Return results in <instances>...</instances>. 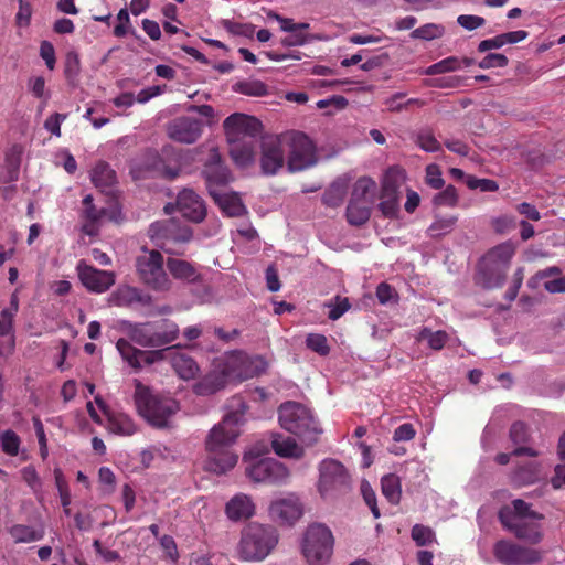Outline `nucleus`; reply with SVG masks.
Instances as JSON below:
<instances>
[{
	"label": "nucleus",
	"instance_id": "obj_16",
	"mask_svg": "<svg viewBox=\"0 0 565 565\" xmlns=\"http://www.w3.org/2000/svg\"><path fill=\"white\" fill-rule=\"evenodd\" d=\"M77 273L81 282L87 290L95 294H103L110 289L116 281L114 271L97 269L83 260L77 265Z\"/></svg>",
	"mask_w": 565,
	"mask_h": 565
},
{
	"label": "nucleus",
	"instance_id": "obj_29",
	"mask_svg": "<svg viewBox=\"0 0 565 565\" xmlns=\"http://www.w3.org/2000/svg\"><path fill=\"white\" fill-rule=\"evenodd\" d=\"M22 153L23 148L20 145H13L6 152L3 164L4 172L2 175L3 182H13L18 180Z\"/></svg>",
	"mask_w": 565,
	"mask_h": 565
},
{
	"label": "nucleus",
	"instance_id": "obj_41",
	"mask_svg": "<svg viewBox=\"0 0 565 565\" xmlns=\"http://www.w3.org/2000/svg\"><path fill=\"white\" fill-rule=\"evenodd\" d=\"M116 348L119 351L122 359L127 361L130 366L135 369L141 367L140 356L141 354H143V351L136 349L135 347L131 345V343L128 340L122 338H120L117 341Z\"/></svg>",
	"mask_w": 565,
	"mask_h": 565
},
{
	"label": "nucleus",
	"instance_id": "obj_36",
	"mask_svg": "<svg viewBox=\"0 0 565 565\" xmlns=\"http://www.w3.org/2000/svg\"><path fill=\"white\" fill-rule=\"evenodd\" d=\"M370 204L351 200L349 201L347 206V220L351 225L361 226L370 220Z\"/></svg>",
	"mask_w": 565,
	"mask_h": 565
},
{
	"label": "nucleus",
	"instance_id": "obj_50",
	"mask_svg": "<svg viewBox=\"0 0 565 565\" xmlns=\"http://www.w3.org/2000/svg\"><path fill=\"white\" fill-rule=\"evenodd\" d=\"M345 196V188L342 184L333 183L322 195V202L330 207L342 204Z\"/></svg>",
	"mask_w": 565,
	"mask_h": 565
},
{
	"label": "nucleus",
	"instance_id": "obj_52",
	"mask_svg": "<svg viewBox=\"0 0 565 565\" xmlns=\"http://www.w3.org/2000/svg\"><path fill=\"white\" fill-rule=\"evenodd\" d=\"M411 535L418 546H425L435 541V532L423 524H415L412 527Z\"/></svg>",
	"mask_w": 565,
	"mask_h": 565
},
{
	"label": "nucleus",
	"instance_id": "obj_15",
	"mask_svg": "<svg viewBox=\"0 0 565 565\" xmlns=\"http://www.w3.org/2000/svg\"><path fill=\"white\" fill-rule=\"evenodd\" d=\"M260 169L265 175H275L285 164L282 140L277 136L264 137L260 143Z\"/></svg>",
	"mask_w": 565,
	"mask_h": 565
},
{
	"label": "nucleus",
	"instance_id": "obj_53",
	"mask_svg": "<svg viewBox=\"0 0 565 565\" xmlns=\"http://www.w3.org/2000/svg\"><path fill=\"white\" fill-rule=\"evenodd\" d=\"M458 193L454 185H448L444 191L438 192L433 198V203L436 206H450L454 207L458 203Z\"/></svg>",
	"mask_w": 565,
	"mask_h": 565
},
{
	"label": "nucleus",
	"instance_id": "obj_8",
	"mask_svg": "<svg viewBox=\"0 0 565 565\" xmlns=\"http://www.w3.org/2000/svg\"><path fill=\"white\" fill-rule=\"evenodd\" d=\"M492 552L502 565H534L543 559L539 550L504 539L493 544Z\"/></svg>",
	"mask_w": 565,
	"mask_h": 565
},
{
	"label": "nucleus",
	"instance_id": "obj_31",
	"mask_svg": "<svg viewBox=\"0 0 565 565\" xmlns=\"http://www.w3.org/2000/svg\"><path fill=\"white\" fill-rule=\"evenodd\" d=\"M167 268L175 279L194 282L200 278L196 269L183 259L168 258Z\"/></svg>",
	"mask_w": 565,
	"mask_h": 565
},
{
	"label": "nucleus",
	"instance_id": "obj_55",
	"mask_svg": "<svg viewBox=\"0 0 565 565\" xmlns=\"http://www.w3.org/2000/svg\"><path fill=\"white\" fill-rule=\"evenodd\" d=\"M426 175L425 181L426 184L435 190H439L444 186L445 181L441 175V170L438 164L431 163L428 164L425 169Z\"/></svg>",
	"mask_w": 565,
	"mask_h": 565
},
{
	"label": "nucleus",
	"instance_id": "obj_14",
	"mask_svg": "<svg viewBox=\"0 0 565 565\" xmlns=\"http://www.w3.org/2000/svg\"><path fill=\"white\" fill-rule=\"evenodd\" d=\"M203 122L194 117L179 116L166 125L167 136L179 143L191 145L199 140Z\"/></svg>",
	"mask_w": 565,
	"mask_h": 565
},
{
	"label": "nucleus",
	"instance_id": "obj_10",
	"mask_svg": "<svg viewBox=\"0 0 565 565\" xmlns=\"http://www.w3.org/2000/svg\"><path fill=\"white\" fill-rule=\"evenodd\" d=\"M287 168L289 172H298L317 163L316 147L303 132H292L288 138Z\"/></svg>",
	"mask_w": 565,
	"mask_h": 565
},
{
	"label": "nucleus",
	"instance_id": "obj_7",
	"mask_svg": "<svg viewBox=\"0 0 565 565\" xmlns=\"http://www.w3.org/2000/svg\"><path fill=\"white\" fill-rule=\"evenodd\" d=\"M135 266L139 280L148 288L161 292L170 290L171 280L163 268L160 252L143 248L142 254L136 257Z\"/></svg>",
	"mask_w": 565,
	"mask_h": 565
},
{
	"label": "nucleus",
	"instance_id": "obj_59",
	"mask_svg": "<svg viewBox=\"0 0 565 565\" xmlns=\"http://www.w3.org/2000/svg\"><path fill=\"white\" fill-rule=\"evenodd\" d=\"M334 300H335V303H327L326 305L327 307L330 308L328 318L333 321L338 320L351 308V303L348 298H342L340 296H337L334 298Z\"/></svg>",
	"mask_w": 565,
	"mask_h": 565
},
{
	"label": "nucleus",
	"instance_id": "obj_17",
	"mask_svg": "<svg viewBox=\"0 0 565 565\" xmlns=\"http://www.w3.org/2000/svg\"><path fill=\"white\" fill-rule=\"evenodd\" d=\"M177 207L184 218L193 223H201L206 217L203 199L191 189H183L178 194Z\"/></svg>",
	"mask_w": 565,
	"mask_h": 565
},
{
	"label": "nucleus",
	"instance_id": "obj_62",
	"mask_svg": "<svg viewBox=\"0 0 565 565\" xmlns=\"http://www.w3.org/2000/svg\"><path fill=\"white\" fill-rule=\"evenodd\" d=\"M417 145L427 152L440 150V143L430 132H422L417 136Z\"/></svg>",
	"mask_w": 565,
	"mask_h": 565
},
{
	"label": "nucleus",
	"instance_id": "obj_3",
	"mask_svg": "<svg viewBox=\"0 0 565 565\" xmlns=\"http://www.w3.org/2000/svg\"><path fill=\"white\" fill-rule=\"evenodd\" d=\"M279 542L277 529L270 524L250 522L241 532L237 553L244 562H262Z\"/></svg>",
	"mask_w": 565,
	"mask_h": 565
},
{
	"label": "nucleus",
	"instance_id": "obj_48",
	"mask_svg": "<svg viewBox=\"0 0 565 565\" xmlns=\"http://www.w3.org/2000/svg\"><path fill=\"white\" fill-rule=\"evenodd\" d=\"M108 429L118 435L130 436L136 431L134 423L126 416L110 417Z\"/></svg>",
	"mask_w": 565,
	"mask_h": 565
},
{
	"label": "nucleus",
	"instance_id": "obj_26",
	"mask_svg": "<svg viewBox=\"0 0 565 565\" xmlns=\"http://www.w3.org/2000/svg\"><path fill=\"white\" fill-rule=\"evenodd\" d=\"M156 348L170 344L179 338V326L170 319H161L152 322Z\"/></svg>",
	"mask_w": 565,
	"mask_h": 565
},
{
	"label": "nucleus",
	"instance_id": "obj_27",
	"mask_svg": "<svg viewBox=\"0 0 565 565\" xmlns=\"http://www.w3.org/2000/svg\"><path fill=\"white\" fill-rule=\"evenodd\" d=\"M405 180L406 174L404 169L397 166L388 168L382 181L381 194L399 198V189Z\"/></svg>",
	"mask_w": 565,
	"mask_h": 565
},
{
	"label": "nucleus",
	"instance_id": "obj_37",
	"mask_svg": "<svg viewBox=\"0 0 565 565\" xmlns=\"http://www.w3.org/2000/svg\"><path fill=\"white\" fill-rule=\"evenodd\" d=\"M375 189L376 183L371 178L362 177L355 181L350 200L370 204L369 194L373 193Z\"/></svg>",
	"mask_w": 565,
	"mask_h": 565
},
{
	"label": "nucleus",
	"instance_id": "obj_51",
	"mask_svg": "<svg viewBox=\"0 0 565 565\" xmlns=\"http://www.w3.org/2000/svg\"><path fill=\"white\" fill-rule=\"evenodd\" d=\"M306 345L322 356L328 355L330 352L327 337L320 333H309L306 338Z\"/></svg>",
	"mask_w": 565,
	"mask_h": 565
},
{
	"label": "nucleus",
	"instance_id": "obj_47",
	"mask_svg": "<svg viewBox=\"0 0 565 565\" xmlns=\"http://www.w3.org/2000/svg\"><path fill=\"white\" fill-rule=\"evenodd\" d=\"M461 68V61L456 56H449L427 67L425 73L427 75L443 74L447 72H455Z\"/></svg>",
	"mask_w": 565,
	"mask_h": 565
},
{
	"label": "nucleus",
	"instance_id": "obj_1",
	"mask_svg": "<svg viewBox=\"0 0 565 565\" xmlns=\"http://www.w3.org/2000/svg\"><path fill=\"white\" fill-rule=\"evenodd\" d=\"M227 408L223 419L209 430L204 441L206 458L203 469L216 475L226 473L238 461V455L232 450V446L241 435L248 406L241 396H234Z\"/></svg>",
	"mask_w": 565,
	"mask_h": 565
},
{
	"label": "nucleus",
	"instance_id": "obj_38",
	"mask_svg": "<svg viewBox=\"0 0 565 565\" xmlns=\"http://www.w3.org/2000/svg\"><path fill=\"white\" fill-rule=\"evenodd\" d=\"M81 74V60L79 55L75 51H70L65 55L64 62V75L65 78L72 87H76L78 85V77Z\"/></svg>",
	"mask_w": 565,
	"mask_h": 565
},
{
	"label": "nucleus",
	"instance_id": "obj_33",
	"mask_svg": "<svg viewBox=\"0 0 565 565\" xmlns=\"http://www.w3.org/2000/svg\"><path fill=\"white\" fill-rule=\"evenodd\" d=\"M457 222V215L441 216L436 214L434 222L427 228L426 234L430 238H440L451 233Z\"/></svg>",
	"mask_w": 565,
	"mask_h": 565
},
{
	"label": "nucleus",
	"instance_id": "obj_21",
	"mask_svg": "<svg viewBox=\"0 0 565 565\" xmlns=\"http://www.w3.org/2000/svg\"><path fill=\"white\" fill-rule=\"evenodd\" d=\"M90 180L96 188L107 194H114L117 174L106 161H98L90 172Z\"/></svg>",
	"mask_w": 565,
	"mask_h": 565
},
{
	"label": "nucleus",
	"instance_id": "obj_23",
	"mask_svg": "<svg viewBox=\"0 0 565 565\" xmlns=\"http://www.w3.org/2000/svg\"><path fill=\"white\" fill-rule=\"evenodd\" d=\"M227 375L222 371H212L193 385V392L199 396H210L225 388Z\"/></svg>",
	"mask_w": 565,
	"mask_h": 565
},
{
	"label": "nucleus",
	"instance_id": "obj_9",
	"mask_svg": "<svg viewBox=\"0 0 565 565\" xmlns=\"http://www.w3.org/2000/svg\"><path fill=\"white\" fill-rule=\"evenodd\" d=\"M350 488V476L345 467L335 459H324L319 465L318 490L322 497L345 492Z\"/></svg>",
	"mask_w": 565,
	"mask_h": 565
},
{
	"label": "nucleus",
	"instance_id": "obj_57",
	"mask_svg": "<svg viewBox=\"0 0 565 565\" xmlns=\"http://www.w3.org/2000/svg\"><path fill=\"white\" fill-rule=\"evenodd\" d=\"M222 26L234 35L252 38L254 34V26L252 24L238 23L231 20H222Z\"/></svg>",
	"mask_w": 565,
	"mask_h": 565
},
{
	"label": "nucleus",
	"instance_id": "obj_19",
	"mask_svg": "<svg viewBox=\"0 0 565 565\" xmlns=\"http://www.w3.org/2000/svg\"><path fill=\"white\" fill-rule=\"evenodd\" d=\"M509 438L515 446L511 452L513 456H529L537 457L539 452L532 447L526 446L531 440L530 429L523 422H515L511 425L509 430Z\"/></svg>",
	"mask_w": 565,
	"mask_h": 565
},
{
	"label": "nucleus",
	"instance_id": "obj_42",
	"mask_svg": "<svg viewBox=\"0 0 565 565\" xmlns=\"http://www.w3.org/2000/svg\"><path fill=\"white\" fill-rule=\"evenodd\" d=\"M417 340H426L430 349L438 351L445 347L449 340V335L446 331H431L429 328L425 327L419 331Z\"/></svg>",
	"mask_w": 565,
	"mask_h": 565
},
{
	"label": "nucleus",
	"instance_id": "obj_25",
	"mask_svg": "<svg viewBox=\"0 0 565 565\" xmlns=\"http://www.w3.org/2000/svg\"><path fill=\"white\" fill-rule=\"evenodd\" d=\"M220 209L230 217L243 216L247 213L246 206L237 193L221 191L212 195Z\"/></svg>",
	"mask_w": 565,
	"mask_h": 565
},
{
	"label": "nucleus",
	"instance_id": "obj_4",
	"mask_svg": "<svg viewBox=\"0 0 565 565\" xmlns=\"http://www.w3.org/2000/svg\"><path fill=\"white\" fill-rule=\"evenodd\" d=\"M134 401L139 415L157 428L169 427L171 417L180 409L175 399L152 394L139 381H136Z\"/></svg>",
	"mask_w": 565,
	"mask_h": 565
},
{
	"label": "nucleus",
	"instance_id": "obj_49",
	"mask_svg": "<svg viewBox=\"0 0 565 565\" xmlns=\"http://www.w3.org/2000/svg\"><path fill=\"white\" fill-rule=\"evenodd\" d=\"M1 449L9 456H17L19 452L21 439L15 431L7 429L0 436Z\"/></svg>",
	"mask_w": 565,
	"mask_h": 565
},
{
	"label": "nucleus",
	"instance_id": "obj_44",
	"mask_svg": "<svg viewBox=\"0 0 565 565\" xmlns=\"http://www.w3.org/2000/svg\"><path fill=\"white\" fill-rule=\"evenodd\" d=\"M173 367L184 380L194 377L199 371L196 362L192 358L185 355L175 358L173 361Z\"/></svg>",
	"mask_w": 565,
	"mask_h": 565
},
{
	"label": "nucleus",
	"instance_id": "obj_60",
	"mask_svg": "<svg viewBox=\"0 0 565 565\" xmlns=\"http://www.w3.org/2000/svg\"><path fill=\"white\" fill-rule=\"evenodd\" d=\"M467 185L471 190L479 189L481 192H494L499 189V185L494 180L478 179L473 177L468 178Z\"/></svg>",
	"mask_w": 565,
	"mask_h": 565
},
{
	"label": "nucleus",
	"instance_id": "obj_18",
	"mask_svg": "<svg viewBox=\"0 0 565 565\" xmlns=\"http://www.w3.org/2000/svg\"><path fill=\"white\" fill-rule=\"evenodd\" d=\"M269 516L279 524L291 525L302 515L303 509L297 497L274 501L268 509Z\"/></svg>",
	"mask_w": 565,
	"mask_h": 565
},
{
	"label": "nucleus",
	"instance_id": "obj_58",
	"mask_svg": "<svg viewBox=\"0 0 565 565\" xmlns=\"http://www.w3.org/2000/svg\"><path fill=\"white\" fill-rule=\"evenodd\" d=\"M361 492L366 505L370 508L373 516L379 519L381 516L380 509L376 502V494L369 482L363 481L361 484Z\"/></svg>",
	"mask_w": 565,
	"mask_h": 565
},
{
	"label": "nucleus",
	"instance_id": "obj_63",
	"mask_svg": "<svg viewBox=\"0 0 565 565\" xmlns=\"http://www.w3.org/2000/svg\"><path fill=\"white\" fill-rule=\"evenodd\" d=\"M83 204L85 205V216L93 223L98 222L103 218L105 214V210H97L93 204V196L90 194L86 195L83 199Z\"/></svg>",
	"mask_w": 565,
	"mask_h": 565
},
{
	"label": "nucleus",
	"instance_id": "obj_34",
	"mask_svg": "<svg viewBox=\"0 0 565 565\" xmlns=\"http://www.w3.org/2000/svg\"><path fill=\"white\" fill-rule=\"evenodd\" d=\"M152 329V322L130 324L129 335L131 341L141 347L156 348V338Z\"/></svg>",
	"mask_w": 565,
	"mask_h": 565
},
{
	"label": "nucleus",
	"instance_id": "obj_30",
	"mask_svg": "<svg viewBox=\"0 0 565 565\" xmlns=\"http://www.w3.org/2000/svg\"><path fill=\"white\" fill-rule=\"evenodd\" d=\"M15 544L32 543L44 537V527H33L25 524H14L8 530Z\"/></svg>",
	"mask_w": 565,
	"mask_h": 565
},
{
	"label": "nucleus",
	"instance_id": "obj_12",
	"mask_svg": "<svg viewBox=\"0 0 565 565\" xmlns=\"http://www.w3.org/2000/svg\"><path fill=\"white\" fill-rule=\"evenodd\" d=\"M202 175L210 195H214L231 183L233 177L228 168L223 163L221 154L216 148H212L209 153V159L204 163Z\"/></svg>",
	"mask_w": 565,
	"mask_h": 565
},
{
	"label": "nucleus",
	"instance_id": "obj_28",
	"mask_svg": "<svg viewBox=\"0 0 565 565\" xmlns=\"http://www.w3.org/2000/svg\"><path fill=\"white\" fill-rule=\"evenodd\" d=\"M271 447L276 455L287 458H301L303 449L292 437L274 434Z\"/></svg>",
	"mask_w": 565,
	"mask_h": 565
},
{
	"label": "nucleus",
	"instance_id": "obj_61",
	"mask_svg": "<svg viewBox=\"0 0 565 565\" xmlns=\"http://www.w3.org/2000/svg\"><path fill=\"white\" fill-rule=\"evenodd\" d=\"M457 23L468 31H473L484 25L486 20L479 15L461 14L457 18Z\"/></svg>",
	"mask_w": 565,
	"mask_h": 565
},
{
	"label": "nucleus",
	"instance_id": "obj_6",
	"mask_svg": "<svg viewBox=\"0 0 565 565\" xmlns=\"http://www.w3.org/2000/svg\"><path fill=\"white\" fill-rule=\"evenodd\" d=\"M334 537L321 523L309 525L303 533L301 552L308 565H327L333 554Z\"/></svg>",
	"mask_w": 565,
	"mask_h": 565
},
{
	"label": "nucleus",
	"instance_id": "obj_32",
	"mask_svg": "<svg viewBox=\"0 0 565 565\" xmlns=\"http://www.w3.org/2000/svg\"><path fill=\"white\" fill-rule=\"evenodd\" d=\"M230 154L239 167H247L254 161V140L228 142Z\"/></svg>",
	"mask_w": 565,
	"mask_h": 565
},
{
	"label": "nucleus",
	"instance_id": "obj_20",
	"mask_svg": "<svg viewBox=\"0 0 565 565\" xmlns=\"http://www.w3.org/2000/svg\"><path fill=\"white\" fill-rule=\"evenodd\" d=\"M225 513L234 522L247 520L255 514V504L249 495L238 493L226 503Z\"/></svg>",
	"mask_w": 565,
	"mask_h": 565
},
{
	"label": "nucleus",
	"instance_id": "obj_13",
	"mask_svg": "<svg viewBox=\"0 0 565 565\" xmlns=\"http://www.w3.org/2000/svg\"><path fill=\"white\" fill-rule=\"evenodd\" d=\"M246 475L254 482L270 484L285 483L289 478L288 469L273 458H264L247 466Z\"/></svg>",
	"mask_w": 565,
	"mask_h": 565
},
{
	"label": "nucleus",
	"instance_id": "obj_56",
	"mask_svg": "<svg viewBox=\"0 0 565 565\" xmlns=\"http://www.w3.org/2000/svg\"><path fill=\"white\" fill-rule=\"evenodd\" d=\"M509 64V60L504 54L501 53H489L479 63L478 66L482 70L505 67Z\"/></svg>",
	"mask_w": 565,
	"mask_h": 565
},
{
	"label": "nucleus",
	"instance_id": "obj_5",
	"mask_svg": "<svg viewBox=\"0 0 565 565\" xmlns=\"http://www.w3.org/2000/svg\"><path fill=\"white\" fill-rule=\"evenodd\" d=\"M280 426L296 435L305 445L312 446L322 434L311 411L297 402H286L278 408Z\"/></svg>",
	"mask_w": 565,
	"mask_h": 565
},
{
	"label": "nucleus",
	"instance_id": "obj_54",
	"mask_svg": "<svg viewBox=\"0 0 565 565\" xmlns=\"http://www.w3.org/2000/svg\"><path fill=\"white\" fill-rule=\"evenodd\" d=\"M382 201L379 204V209L385 217L394 218L399 212V198L397 196H385L381 194Z\"/></svg>",
	"mask_w": 565,
	"mask_h": 565
},
{
	"label": "nucleus",
	"instance_id": "obj_11",
	"mask_svg": "<svg viewBox=\"0 0 565 565\" xmlns=\"http://www.w3.org/2000/svg\"><path fill=\"white\" fill-rule=\"evenodd\" d=\"M223 128L227 142L254 140L262 130V122L249 115L234 113L228 116Z\"/></svg>",
	"mask_w": 565,
	"mask_h": 565
},
{
	"label": "nucleus",
	"instance_id": "obj_39",
	"mask_svg": "<svg viewBox=\"0 0 565 565\" xmlns=\"http://www.w3.org/2000/svg\"><path fill=\"white\" fill-rule=\"evenodd\" d=\"M381 488L383 495L391 503H398L401 499V483L396 475L390 473L381 479Z\"/></svg>",
	"mask_w": 565,
	"mask_h": 565
},
{
	"label": "nucleus",
	"instance_id": "obj_2",
	"mask_svg": "<svg viewBox=\"0 0 565 565\" xmlns=\"http://www.w3.org/2000/svg\"><path fill=\"white\" fill-rule=\"evenodd\" d=\"M498 519L504 530L518 540L536 545L543 541L544 532L541 522L545 516L533 510L532 504L514 499L511 504L500 508Z\"/></svg>",
	"mask_w": 565,
	"mask_h": 565
},
{
	"label": "nucleus",
	"instance_id": "obj_45",
	"mask_svg": "<svg viewBox=\"0 0 565 565\" xmlns=\"http://www.w3.org/2000/svg\"><path fill=\"white\" fill-rule=\"evenodd\" d=\"M242 363L245 365L244 379L254 377L264 373L267 369V362L260 355L244 356Z\"/></svg>",
	"mask_w": 565,
	"mask_h": 565
},
{
	"label": "nucleus",
	"instance_id": "obj_22",
	"mask_svg": "<svg viewBox=\"0 0 565 565\" xmlns=\"http://www.w3.org/2000/svg\"><path fill=\"white\" fill-rule=\"evenodd\" d=\"M116 306L130 307L135 303L150 306L153 301L152 296L143 292L141 289L131 286L119 287L113 294Z\"/></svg>",
	"mask_w": 565,
	"mask_h": 565
},
{
	"label": "nucleus",
	"instance_id": "obj_35",
	"mask_svg": "<svg viewBox=\"0 0 565 565\" xmlns=\"http://www.w3.org/2000/svg\"><path fill=\"white\" fill-rule=\"evenodd\" d=\"M513 254L514 248L510 244H501L492 248L483 260L508 270Z\"/></svg>",
	"mask_w": 565,
	"mask_h": 565
},
{
	"label": "nucleus",
	"instance_id": "obj_24",
	"mask_svg": "<svg viewBox=\"0 0 565 565\" xmlns=\"http://www.w3.org/2000/svg\"><path fill=\"white\" fill-rule=\"evenodd\" d=\"M508 270L483 260L479 266L478 282L486 289L500 288L507 277Z\"/></svg>",
	"mask_w": 565,
	"mask_h": 565
},
{
	"label": "nucleus",
	"instance_id": "obj_64",
	"mask_svg": "<svg viewBox=\"0 0 565 565\" xmlns=\"http://www.w3.org/2000/svg\"><path fill=\"white\" fill-rule=\"evenodd\" d=\"M40 55L44 60L49 70H54L55 67V50L51 42L42 41L40 45Z\"/></svg>",
	"mask_w": 565,
	"mask_h": 565
},
{
	"label": "nucleus",
	"instance_id": "obj_46",
	"mask_svg": "<svg viewBox=\"0 0 565 565\" xmlns=\"http://www.w3.org/2000/svg\"><path fill=\"white\" fill-rule=\"evenodd\" d=\"M445 33V28L436 23H427L412 31L411 36L413 39H419L425 41L435 40L441 38Z\"/></svg>",
	"mask_w": 565,
	"mask_h": 565
},
{
	"label": "nucleus",
	"instance_id": "obj_43",
	"mask_svg": "<svg viewBox=\"0 0 565 565\" xmlns=\"http://www.w3.org/2000/svg\"><path fill=\"white\" fill-rule=\"evenodd\" d=\"M540 479V466L527 463L519 467L513 473V480L518 484H532Z\"/></svg>",
	"mask_w": 565,
	"mask_h": 565
},
{
	"label": "nucleus",
	"instance_id": "obj_40",
	"mask_svg": "<svg viewBox=\"0 0 565 565\" xmlns=\"http://www.w3.org/2000/svg\"><path fill=\"white\" fill-rule=\"evenodd\" d=\"M233 90L253 97H262L268 93L267 86L258 79H246L237 82L233 86Z\"/></svg>",
	"mask_w": 565,
	"mask_h": 565
}]
</instances>
